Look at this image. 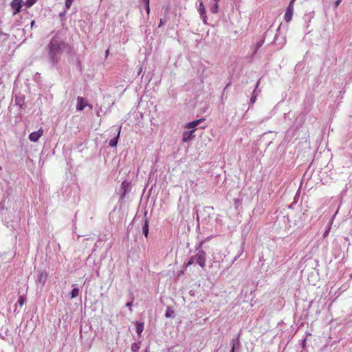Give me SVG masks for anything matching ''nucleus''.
I'll use <instances>...</instances> for the list:
<instances>
[{"label":"nucleus","mask_w":352,"mask_h":352,"mask_svg":"<svg viewBox=\"0 0 352 352\" xmlns=\"http://www.w3.org/2000/svg\"><path fill=\"white\" fill-rule=\"evenodd\" d=\"M66 51L71 53L72 49L58 36H54L48 44V56L53 65H57L60 60L62 53Z\"/></svg>","instance_id":"obj_1"},{"label":"nucleus","mask_w":352,"mask_h":352,"mask_svg":"<svg viewBox=\"0 0 352 352\" xmlns=\"http://www.w3.org/2000/svg\"><path fill=\"white\" fill-rule=\"evenodd\" d=\"M206 254L203 250H199L195 256V262L202 268L206 266Z\"/></svg>","instance_id":"obj_2"},{"label":"nucleus","mask_w":352,"mask_h":352,"mask_svg":"<svg viewBox=\"0 0 352 352\" xmlns=\"http://www.w3.org/2000/svg\"><path fill=\"white\" fill-rule=\"evenodd\" d=\"M294 13V6L292 5V2H289L286 12L284 16V19L286 22L289 23L292 19V16Z\"/></svg>","instance_id":"obj_3"},{"label":"nucleus","mask_w":352,"mask_h":352,"mask_svg":"<svg viewBox=\"0 0 352 352\" xmlns=\"http://www.w3.org/2000/svg\"><path fill=\"white\" fill-rule=\"evenodd\" d=\"M43 130L41 128L37 131H34L31 133L29 135V139L30 141L33 142H36L38 139L43 135Z\"/></svg>","instance_id":"obj_4"},{"label":"nucleus","mask_w":352,"mask_h":352,"mask_svg":"<svg viewBox=\"0 0 352 352\" xmlns=\"http://www.w3.org/2000/svg\"><path fill=\"white\" fill-rule=\"evenodd\" d=\"M88 105L85 98L78 96L77 98L76 109L78 111L83 110Z\"/></svg>","instance_id":"obj_5"},{"label":"nucleus","mask_w":352,"mask_h":352,"mask_svg":"<svg viewBox=\"0 0 352 352\" xmlns=\"http://www.w3.org/2000/svg\"><path fill=\"white\" fill-rule=\"evenodd\" d=\"M198 11L199 12V14L201 16V18L203 20V22L206 24L207 23V16H206V11L204 8V6L203 4L202 1L199 2Z\"/></svg>","instance_id":"obj_6"},{"label":"nucleus","mask_w":352,"mask_h":352,"mask_svg":"<svg viewBox=\"0 0 352 352\" xmlns=\"http://www.w3.org/2000/svg\"><path fill=\"white\" fill-rule=\"evenodd\" d=\"M21 6H22L19 0H13L11 2V7L14 10L13 14L15 15L19 13L21 10Z\"/></svg>","instance_id":"obj_7"},{"label":"nucleus","mask_w":352,"mask_h":352,"mask_svg":"<svg viewBox=\"0 0 352 352\" xmlns=\"http://www.w3.org/2000/svg\"><path fill=\"white\" fill-rule=\"evenodd\" d=\"M195 129H192L191 131H185L183 132L182 135V140L185 142H187L191 140L193 138V132Z\"/></svg>","instance_id":"obj_8"},{"label":"nucleus","mask_w":352,"mask_h":352,"mask_svg":"<svg viewBox=\"0 0 352 352\" xmlns=\"http://www.w3.org/2000/svg\"><path fill=\"white\" fill-rule=\"evenodd\" d=\"M259 83H260V81L258 80L256 84V87L254 89V90L252 92V97L250 100V104H254L255 102H256V98H257V96H258V93H257V91H256V89L258 88V85H259Z\"/></svg>","instance_id":"obj_9"},{"label":"nucleus","mask_w":352,"mask_h":352,"mask_svg":"<svg viewBox=\"0 0 352 352\" xmlns=\"http://www.w3.org/2000/svg\"><path fill=\"white\" fill-rule=\"evenodd\" d=\"M213 3L210 6V10L214 13L216 14L218 12V7H219V2L220 0H212Z\"/></svg>","instance_id":"obj_10"},{"label":"nucleus","mask_w":352,"mask_h":352,"mask_svg":"<svg viewBox=\"0 0 352 352\" xmlns=\"http://www.w3.org/2000/svg\"><path fill=\"white\" fill-rule=\"evenodd\" d=\"M202 121V119H199V120H195V121H192V122H188V124H186V128L187 129H195V128L199 125V124Z\"/></svg>","instance_id":"obj_11"},{"label":"nucleus","mask_w":352,"mask_h":352,"mask_svg":"<svg viewBox=\"0 0 352 352\" xmlns=\"http://www.w3.org/2000/svg\"><path fill=\"white\" fill-rule=\"evenodd\" d=\"M46 279H47V274L45 272H41L38 276L37 281L42 284H44Z\"/></svg>","instance_id":"obj_12"},{"label":"nucleus","mask_w":352,"mask_h":352,"mask_svg":"<svg viewBox=\"0 0 352 352\" xmlns=\"http://www.w3.org/2000/svg\"><path fill=\"white\" fill-rule=\"evenodd\" d=\"M240 342L239 338H233L232 340V349L231 352H234L235 349L239 347Z\"/></svg>","instance_id":"obj_13"},{"label":"nucleus","mask_w":352,"mask_h":352,"mask_svg":"<svg viewBox=\"0 0 352 352\" xmlns=\"http://www.w3.org/2000/svg\"><path fill=\"white\" fill-rule=\"evenodd\" d=\"M263 43V41H258L256 42L254 45H253V55H254L258 50L262 46Z\"/></svg>","instance_id":"obj_14"},{"label":"nucleus","mask_w":352,"mask_h":352,"mask_svg":"<svg viewBox=\"0 0 352 352\" xmlns=\"http://www.w3.org/2000/svg\"><path fill=\"white\" fill-rule=\"evenodd\" d=\"M142 230L144 236L147 237L148 233V222L146 219L144 220V223L142 227Z\"/></svg>","instance_id":"obj_15"},{"label":"nucleus","mask_w":352,"mask_h":352,"mask_svg":"<svg viewBox=\"0 0 352 352\" xmlns=\"http://www.w3.org/2000/svg\"><path fill=\"white\" fill-rule=\"evenodd\" d=\"M119 135H120V131L118 132V135L116 138H113V139L110 140L109 141V146H111V147H113V146H116L118 144V138L119 137Z\"/></svg>","instance_id":"obj_16"},{"label":"nucleus","mask_w":352,"mask_h":352,"mask_svg":"<svg viewBox=\"0 0 352 352\" xmlns=\"http://www.w3.org/2000/svg\"><path fill=\"white\" fill-rule=\"evenodd\" d=\"M79 295V289L74 288L71 292V298H74Z\"/></svg>","instance_id":"obj_17"},{"label":"nucleus","mask_w":352,"mask_h":352,"mask_svg":"<svg viewBox=\"0 0 352 352\" xmlns=\"http://www.w3.org/2000/svg\"><path fill=\"white\" fill-rule=\"evenodd\" d=\"M144 329V324L142 323H138L136 326V332L138 334H140Z\"/></svg>","instance_id":"obj_18"},{"label":"nucleus","mask_w":352,"mask_h":352,"mask_svg":"<svg viewBox=\"0 0 352 352\" xmlns=\"http://www.w3.org/2000/svg\"><path fill=\"white\" fill-rule=\"evenodd\" d=\"M36 1L37 0H27L26 2H25V6L28 8H30L31 6H32L36 2Z\"/></svg>","instance_id":"obj_19"},{"label":"nucleus","mask_w":352,"mask_h":352,"mask_svg":"<svg viewBox=\"0 0 352 352\" xmlns=\"http://www.w3.org/2000/svg\"><path fill=\"white\" fill-rule=\"evenodd\" d=\"M24 302H25V298L22 296H21L18 298L17 303L21 307L23 305Z\"/></svg>","instance_id":"obj_20"},{"label":"nucleus","mask_w":352,"mask_h":352,"mask_svg":"<svg viewBox=\"0 0 352 352\" xmlns=\"http://www.w3.org/2000/svg\"><path fill=\"white\" fill-rule=\"evenodd\" d=\"M72 1L73 0H65V8L67 10L70 8Z\"/></svg>","instance_id":"obj_21"},{"label":"nucleus","mask_w":352,"mask_h":352,"mask_svg":"<svg viewBox=\"0 0 352 352\" xmlns=\"http://www.w3.org/2000/svg\"><path fill=\"white\" fill-rule=\"evenodd\" d=\"M195 262V256H192L191 257L189 261H188V263H186V266H190V265H192V263H194Z\"/></svg>","instance_id":"obj_22"},{"label":"nucleus","mask_w":352,"mask_h":352,"mask_svg":"<svg viewBox=\"0 0 352 352\" xmlns=\"http://www.w3.org/2000/svg\"><path fill=\"white\" fill-rule=\"evenodd\" d=\"M139 349V346L137 344H133L131 346V350L133 352H136Z\"/></svg>","instance_id":"obj_23"},{"label":"nucleus","mask_w":352,"mask_h":352,"mask_svg":"<svg viewBox=\"0 0 352 352\" xmlns=\"http://www.w3.org/2000/svg\"><path fill=\"white\" fill-rule=\"evenodd\" d=\"M141 2L144 5V6L149 4V0H141Z\"/></svg>","instance_id":"obj_24"},{"label":"nucleus","mask_w":352,"mask_h":352,"mask_svg":"<svg viewBox=\"0 0 352 352\" xmlns=\"http://www.w3.org/2000/svg\"><path fill=\"white\" fill-rule=\"evenodd\" d=\"M126 307H129V308L130 309V310L131 311L132 301H131V302H128L126 304Z\"/></svg>","instance_id":"obj_25"},{"label":"nucleus","mask_w":352,"mask_h":352,"mask_svg":"<svg viewBox=\"0 0 352 352\" xmlns=\"http://www.w3.org/2000/svg\"><path fill=\"white\" fill-rule=\"evenodd\" d=\"M164 23L165 21L162 19H161L158 27L160 28L164 24Z\"/></svg>","instance_id":"obj_26"},{"label":"nucleus","mask_w":352,"mask_h":352,"mask_svg":"<svg viewBox=\"0 0 352 352\" xmlns=\"http://www.w3.org/2000/svg\"><path fill=\"white\" fill-rule=\"evenodd\" d=\"M165 316H166V318H170L171 317V314L170 313V311L168 310H167L166 312Z\"/></svg>","instance_id":"obj_27"},{"label":"nucleus","mask_w":352,"mask_h":352,"mask_svg":"<svg viewBox=\"0 0 352 352\" xmlns=\"http://www.w3.org/2000/svg\"><path fill=\"white\" fill-rule=\"evenodd\" d=\"M145 8H146V10L147 14H149V12H150V7H149V4H148V6H145Z\"/></svg>","instance_id":"obj_28"},{"label":"nucleus","mask_w":352,"mask_h":352,"mask_svg":"<svg viewBox=\"0 0 352 352\" xmlns=\"http://www.w3.org/2000/svg\"><path fill=\"white\" fill-rule=\"evenodd\" d=\"M340 2H341V0H336V1L335 2V6L338 7L339 6V4L340 3Z\"/></svg>","instance_id":"obj_29"},{"label":"nucleus","mask_w":352,"mask_h":352,"mask_svg":"<svg viewBox=\"0 0 352 352\" xmlns=\"http://www.w3.org/2000/svg\"><path fill=\"white\" fill-rule=\"evenodd\" d=\"M34 21H32L31 22V27H32V26L34 25Z\"/></svg>","instance_id":"obj_30"},{"label":"nucleus","mask_w":352,"mask_h":352,"mask_svg":"<svg viewBox=\"0 0 352 352\" xmlns=\"http://www.w3.org/2000/svg\"><path fill=\"white\" fill-rule=\"evenodd\" d=\"M108 54H109V50H107L106 51V56H108Z\"/></svg>","instance_id":"obj_31"},{"label":"nucleus","mask_w":352,"mask_h":352,"mask_svg":"<svg viewBox=\"0 0 352 352\" xmlns=\"http://www.w3.org/2000/svg\"><path fill=\"white\" fill-rule=\"evenodd\" d=\"M296 1V0H291V1H290V2H292V5H293V6H294V1Z\"/></svg>","instance_id":"obj_32"},{"label":"nucleus","mask_w":352,"mask_h":352,"mask_svg":"<svg viewBox=\"0 0 352 352\" xmlns=\"http://www.w3.org/2000/svg\"><path fill=\"white\" fill-rule=\"evenodd\" d=\"M64 14H65V13H64V12H63V13H60V16H63Z\"/></svg>","instance_id":"obj_33"},{"label":"nucleus","mask_w":352,"mask_h":352,"mask_svg":"<svg viewBox=\"0 0 352 352\" xmlns=\"http://www.w3.org/2000/svg\"><path fill=\"white\" fill-rule=\"evenodd\" d=\"M276 40H277V36H276L275 38H274V41H276Z\"/></svg>","instance_id":"obj_34"},{"label":"nucleus","mask_w":352,"mask_h":352,"mask_svg":"<svg viewBox=\"0 0 352 352\" xmlns=\"http://www.w3.org/2000/svg\"><path fill=\"white\" fill-rule=\"evenodd\" d=\"M328 234V230L325 232L324 235Z\"/></svg>","instance_id":"obj_35"},{"label":"nucleus","mask_w":352,"mask_h":352,"mask_svg":"<svg viewBox=\"0 0 352 352\" xmlns=\"http://www.w3.org/2000/svg\"><path fill=\"white\" fill-rule=\"evenodd\" d=\"M1 170V167L0 166V170Z\"/></svg>","instance_id":"obj_36"}]
</instances>
